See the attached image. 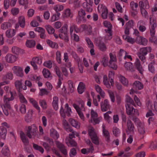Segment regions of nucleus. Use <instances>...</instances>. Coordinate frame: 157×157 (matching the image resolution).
Here are the masks:
<instances>
[{"mask_svg": "<svg viewBox=\"0 0 157 157\" xmlns=\"http://www.w3.org/2000/svg\"><path fill=\"white\" fill-rule=\"evenodd\" d=\"M32 60L34 61L36 63L40 65L42 63V59L41 56H37L33 58Z\"/></svg>", "mask_w": 157, "mask_h": 157, "instance_id": "603ef678", "label": "nucleus"}, {"mask_svg": "<svg viewBox=\"0 0 157 157\" xmlns=\"http://www.w3.org/2000/svg\"><path fill=\"white\" fill-rule=\"evenodd\" d=\"M47 42L48 44L52 48H57L58 47V45L57 43L53 42L50 40H47Z\"/></svg>", "mask_w": 157, "mask_h": 157, "instance_id": "c03bdc74", "label": "nucleus"}, {"mask_svg": "<svg viewBox=\"0 0 157 157\" xmlns=\"http://www.w3.org/2000/svg\"><path fill=\"white\" fill-rule=\"evenodd\" d=\"M52 62L51 60H48L44 62L43 63L44 66L49 69L51 68L52 66Z\"/></svg>", "mask_w": 157, "mask_h": 157, "instance_id": "4d7b16f0", "label": "nucleus"}, {"mask_svg": "<svg viewBox=\"0 0 157 157\" xmlns=\"http://www.w3.org/2000/svg\"><path fill=\"white\" fill-rule=\"evenodd\" d=\"M102 134L105 137V140L107 142H109L110 140V135L108 131L105 128V125L104 124L102 125Z\"/></svg>", "mask_w": 157, "mask_h": 157, "instance_id": "4468645a", "label": "nucleus"}, {"mask_svg": "<svg viewBox=\"0 0 157 157\" xmlns=\"http://www.w3.org/2000/svg\"><path fill=\"white\" fill-rule=\"evenodd\" d=\"M151 51V48L150 47L143 48L140 49L137 53V55L142 61H144L146 59L145 56Z\"/></svg>", "mask_w": 157, "mask_h": 157, "instance_id": "7ed1b4c3", "label": "nucleus"}, {"mask_svg": "<svg viewBox=\"0 0 157 157\" xmlns=\"http://www.w3.org/2000/svg\"><path fill=\"white\" fill-rule=\"evenodd\" d=\"M2 153L5 156H9L10 155V152L8 147H3L2 151Z\"/></svg>", "mask_w": 157, "mask_h": 157, "instance_id": "3c124183", "label": "nucleus"}, {"mask_svg": "<svg viewBox=\"0 0 157 157\" xmlns=\"http://www.w3.org/2000/svg\"><path fill=\"white\" fill-rule=\"evenodd\" d=\"M85 88V86L84 83L80 82L78 87V92L80 94H82L84 91Z\"/></svg>", "mask_w": 157, "mask_h": 157, "instance_id": "473e14b6", "label": "nucleus"}, {"mask_svg": "<svg viewBox=\"0 0 157 157\" xmlns=\"http://www.w3.org/2000/svg\"><path fill=\"white\" fill-rule=\"evenodd\" d=\"M126 112L128 115H131L133 114V110L134 109L131 105H129L128 104L126 105Z\"/></svg>", "mask_w": 157, "mask_h": 157, "instance_id": "ea45409f", "label": "nucleus"}, {"mask_svg": "<svg viewBox=\"0 0 157 157\" xmlns=\"http://www.w3.org/2000/svg\"><path fill=\"white\" fill-rule=\"evenodd\" d=\"M19 97L20 102L22 103L26 104L27 101L22 94L20 93L19 94Z\"/></svg>", "mask_w": 157, "mask_h": 157, "instance_id": "bf43d9fd", "label": "nucleus"}, {"mask_svg": "<svg viewBox=\"0 0 157 157\" xmlns=\"http://www.w3.org/2000/svg\"><path fill=\"white\" fill-rule=\"evenodd\" d=\"M16 30L13 29H10L7 30L5 34L6 36L8 38H11L14 36L16 34Z\"/></svg>", "mask_w": 157, "mask_h": 157, "instance_id": "a211bd4d", "label": "nucleus"}, {"mask_svg": "<svg viewBox=\"0 0 157 157\" xmlns=\"http://www.w3.org/2000/svg\"><path fill=\"white\" fill-rule=\"evenodd\" d=\"M145 22L142 20L138 21L137 23V26L139 30L142 32H144L146 30V27L145 26Z\"/></svg>", "mask_w": 157, "mask_h": 157, "instance_id": "f3484780", "label": "nucleus"}, {"mask_svg": "<svg viewBox=\"0 0 157 157\" xmlns=\"http://www.w3.org/2000/svg\"><path fill=\"white\" fill-rule=\"evenodd\" d=\"M135 65L136 67L139 71L140 73H142L143 69L142 66L140 64V61L138 59L136 58L135 62Z\"/></svg>", "mask_w": 157, "mask_h": 157, "instance_id": "4be33fe9", "label": "nucleus"}, {"mask_svg": "<svg viewBox=\"0 0 157 157\" xmlns=\"http://www.w3.org/2000/svg\"><path fill=\"white\" fill-rule=\"evenodd\" d=\"M127 132L128 134H134L136 131L134 124L130 120H128L127 123Z\"/></svg>", "mask_w": 157, "mask_h": 157, "instance_id": "9b49d317", "label": "nucleus"}, {"mask_svg": "<svg viewBox=\"0 0 157 157\" xmlns=\"http://www.w3.org/2000/svg\"><path fill=\"white\" fill-rule=\"evenodd\" d=\"M53 9L57 13L59 11L62 10L63 9V6L61 5H56L54 6Z\"/></svg>", "mask_w": 157, "mask_h": 157, "instance_id": "864d4df0", "label": "nucleus"}, {"mask_svg": "<svg viewBox=\"0 0 157 157\" xmlns=\"http://www.w3.org/2000/svg\"><path fill=\"white\" fill-rule=\"evenodd\" d=\"M102 63L104 67H106L109 65V58L108 57H104L102 61Z\"/></svg>", "mask_w": 157, "mask_h": 157, "instance_id": "052dcab7", "label": "nucleus"}, {"mask_svg": "<svg viewBox=\"0 0 157 157\" xmlns=\"http://www.w3.org/2000/svg\"><path fill=\"white\" fill-rule=\"evenodd\" d=\"M37 130V128L35 125H32L28 127L27 135L29 138H34L35 135V133Z\"/></svg>", "mask_w": 157, "mask_h": 157, "instance_id": "0eeeda50", "label": "nucleus"}, {"mask_svg": "<svg viewBox=\"0 0 157 157\" xmlns=\"http://www.w3.org/2000/svg\"><path fill=\"white\" fill-rule=\"evenodd\" d=\"M50 135L51 137L55 139H58L59 136L58 132L53 128L50 129Z\"/></svg>", "mask_w": 157, "mask_h": 157, "instance_id": "5701e85b", "label": "nucleus"}, {"mask_svg": "<svg viewBox=\"0 0 157 157\" xmlns=\"http://www.w3.org/2000/svg\"><path fill=\"white\" fill-rule=\"evenodd\" d=\"M103 24L104 26L108 28L107 29H105V30H112V26L111 24L110 23V22L107 21H105L103 22Z\"/></svg>", "mask_w": 157, "mask_h": 157, "instance_id": "37998d69", "label": "nucleus"}, {"mask_svg": "<svg viewBox=\"0 0 157 157\" xmlns=\"http://www.w3.org/2000/svg\"><path fill=\"white\" fill-rule=\"evenodd\" d=\"M36 44L35 40H27L26 43V45L27 47L31 48L34 47Z\"/></svg>", "mask_w": 157, "mask_h": 157, "instance_id": "58836bf2", "label": "nucleus"}, {"mask_svg": "<svg viewBox=\"0 0 157 157\" xmlns=\"http://www.w3.org/2000/svg\"><path fill=\"white\" fill-rule=\"evenodd\" d=\"M58 98L57 97H54L52 102V105L55 110H57L58 109Z\"/></svg>", "mask_w": 157, "mask_h": 157, "instance_id": "c756f323", "label": "nucleus"}, {"mask_svg": "<svg viewBox=\"0 0 157 157\" xmlns=\"http://www.w3.org/2000/svg\"><path fill=\"white\" fill-rule=\"evenodd\" d=\"M49 92L45 89H40V91L39 93V95L40 96H43L45 95H48Z\"/></svg>", "mask_w": 157, "mask_h": 157, "instance_id": "338daca9", "label": "nucleus"}, {"mask_svg": "<svg viewBox=\"0 0 157 157\" xmlns=\"http://www.w3.org/2000/svg\"><path fill=\"white\" fill-rule=\"evenodd\" d=\"M98 47L99 49L102 51H106L107 48L105 44L103 43H101L98 45Z\"/></svg>", "mask_w": 157, "mask_h": 157, "instance_id": "680f3d73", "label": "nucleus"}, {"mask_svg": "<svg viewBox=\"0 0 157 157\" xmlns=\"http://www.w3.org/2000/svg\"><path fill=\"white\" fill-rule=\"evenodd\" d=\"M56 144L60 150L61 152L65 155L67 154V151L65 146L58 141H56Z\"/></svg>", "mask_w": 157, "mask_h": 157, "instance_id": "aec40b11", "label": "nucleus"}, {"mask_svg": "<svg viewBox=\"0 0 157 157\" xmlns=\"http://www.w3.org/2000/svg\"><path fill=\"white\" fill-rule=\"evenodd\" d=\"M95 88L96 91L100 94L102 98H104L105 96V93L101 87L98 85H95Z\"/></svg>", "mask_w": 157, "mask_h": 157, "instance_id": "f704fd0d", "label": "nucleus"}, {"mask_svg": "<svg viewBox=\"0 0 157 157\" xmlns=\"http://www.w3.org/2000/svg\"><path fill=\"white\" fill-rule=\"evenodd\" d=\"M124 66L125 68L127 71L131 72L134 71V68L131 63L129 62L125 63Z\"/></svg>", "mask_w": 157, "mask_h": 157, "instance_id": "a878e982", "label": "nucleus"}, {"mask_svg": "<svg viewBox=\"0 0 157 157\" xmlns=\"http://www.w3.org/2000/svg\"><path fill=\"white\" fill-rule=\"evenodd\" d=\"M29 100L33 106L39 111V112H40V108L38 105L37 102L34 99L32 98H29Z\"/></svg>", "mask_w": 157, "mask_h": 157, "instance_id": "bb28decb", "label": "nucleus"}, {"mask_svg": "<svg viewBox=\"0 0 157 157\" xmlns=\"http://www.w3.org/2000/svg\"><path fill=\"white\" fill-rule=\"evenodd\" d=\"M100 105L101 110L103 112L106 111L110 107L109 101L107 99H105L103 101L101 102Z\"/></svg>", "mask_w": 157, "mask_h": 157, "instance_id": "dca6fc26", "label": "nucleus"}, {"mask_svg": "<svg viewBox=\"0 0 157 157\" xmlns=\"http://www.w3.org/2000/svg\"><path fill=\"white\" fill-rule=\"evenodd\" d=\"M18 23L21 27L24 28L25 25V17L23 16H20L18 18Z\"/></svg>", "mask_w": 157, "mask_h": 157, "instance_id": "2f4dec72", "label": "nucleus"}, {"mask_svg": "<svg viewBox=\"0 0 157 157\" xmlns=\"http://www.w3.org/2000/svg\"><path fill=\"white\" fill-rule=\"evenodd\" d=\"M6 129L3 126H1L0 127V136L4 140L6 138Z\"/></svg>", "mask_w": 157, "mask_h": 157, "instance_id": "cd10ccee", "label": "nucleus"}, {"mask_svg": "<svg viewBox=\"0 0 157 157\" xmlns=\"http://www.w3.org/2000/svg\"><path fill=\"white\" fill-rule=\"evenodd\" d=\"M42 73L44 78H51L52 77L50 71L47 69L44 68L43 69Z\"/></svg>", "mask_w": 157, "mask_h": 157, "instance_id": "72a5a7b5", "label": "nucleus"}, {"mask_svg": "<svg viewBox=\"0 0 157 157\" xmlns=\"http://www.w3.org/2000/svg\"><path fill=\"white\" fill-rule=\"evenodd\" d=\"M20 51V49L18 47L16 46H13L12 48V52L16 55H18Z\"/></svg>", "mask_w": 157, "mask_h": 157, "instance_id": "0e129e2a", "label": "nucleus"}, {"mask_svg": "<svg viewBox=\"0 0 157 157\" xmlns=\"http://www.w3.org/2000/svg\"><path fill=\"white\" fill-rule=\"evenodd\" d=\"M88 133L93 143L96 145H98L99 144V138L97 135L96 132L93 127H91L89 129Z\"/></svg>", "mask_w": 157, "mask_h": 157, "instance_id": "20e7f679", "label": "nucleus"}, {"mask_svg": "<svg viewBox=\"0 0 157 157\" xmlns=\"http://www.w3.org/2000/svg\"><path fill=\"white\" fill-rule=\"evenodd\" d=\"M17 57L11 54H7L5 57V61L7 63H12L17 61Z\"/></svg>", "mask_w": 157, "mask_h": 157, "instance_id": "f8f14e48", "label": "nucleus"}, {"mask_svg": "<svg viewBox=\"0 0 157 157\" xmlns=\"http://www.w3.org/2000/svg\"><path fill=\"white\" fill-rule=\"evenodd\" d=\"M68 26L67 24H65L59 30L60 32L62 33L68 34Z\"/></svg>", "mask_w": 157, "mask_h": 157, "instance_id": "5fc2aeb1", "label": "nucleus"}, {"mask_svg": "<svg viewBox=\"0 0 157 157\" xmlns=\"http://www.w3.org/2000/svg\"><path fill=\"white\" fill-rule=\"evenodd\" d=\"M65 113L64 112V110L63 107L61 106L60 110V113L61 116L63 117H64L65 116L66 113L68 116H70L72 113V111L71 108L69 107L68 104L66 103L65 104Z\"/></svg>", "mask_w": 157, "mask_h": 157, "instance_id": "1a4fd4ad", "label": "nucleus"}, {"mask_svg": "<svg viewBox=\"0 0 157 157\" xmlns=\"http://www.w3.org/2000/svg\"><path fill=\"white\" fill-rule=\"evenodd\" d=\"M14 73L17 76L22 77L24 75L23 70L21 67L14 66L12 68Z\"/></svg>", "mask_w": 157, "mask_h": 157, "instance_id": "ddd939ff", "label": "nucleus"}, {"mask_svg": "<svg viewBox=\"0 0 157 157\" xmlns=\"http://www.w3.org/2000/svg\"><path fill=\"white\" fill-rule=\"evenodd\" d=\"M39 103L43 109H45L47 108V104L45 100H40L39 101Z\"/></svg>", "mask_w": 157, "mask_h": 157, "instance_id": "e2e57ef3", "label": "nucleus"}, {"mask_svg": "<svg viewBox=\"0 0 157 157\" xmlns=\"http://www.w3.org/2000/svg\"><path fill=\"white\" fill-rule=\"evenodd\" d=\"M123 37L125 40L131 44H133L135 42V40L134 39L127 35H124L123 36Z\"/></svg>", "mask_w": 157, "mask_h": 157, "instance_id": "4c0bfd02", "label": "nucleus"}, {"mask_svg": "<svg viewBox=\"0 0 157 157\" xmlns=\"http://www.w3.org/2000/svg\"><path fill=\"white\" fill-rule=\"evenodd\" d=\"M33 147L35 149L38 150L42 153L44 152V150L43 148L41 147L38 146L37 144H33Z\"/></svg>", "mask_w": 157, "mask_h": 157, "instance_id": "69168bd1", "label": "nucleus"}, {"mask_svg": "<svg viewBox=\"0 0 157 157\" xmlns=\"http://www.w3.org/2000/svg\"><path fill=\"white\" fill-rule=\"evenodd\" d=\"M56 60L58 63L61 62V55L59 51H57L56 53Z\"/></svg>", "mask_w": 157, "mask_h": 157, "instance_id": "13d9d810", "label": "nucleus"}, {"mask_svg": "<svg viewBox=\"0 0 157 157\" xmlns=\"http://www.w3.org/2000/svg\"><path fill=\"white\" fill-rule=\"evenodd\" d=\"M60 15V13H59L54 14L51 17V21L53 22L58 20L59 18Z\"/></svg>", "mask_w": 157, "mask_h": 157, "instance_id": "de8ad7c7", "label": "nucleus"}, {"mask_svg": "<svg viewBox=\"0 0 157 157\" xmlns=\"http://www.w3.org/2000/svg\"><path fill=\"white\" fill-rule=\"evenodd\" d=\"M112 132L113 134L116 136H118L121 133L120 130L116 127L113 128Z\"/></svg>", "mask_w": 157, "mask_h": 157, "instance_id": "09e8293b", "label": "nucleus"}, {"mask_svg": "<svg viewBox=\"0 0 157 157\" xmlns=\"http://www.w3.org/2000/svg\"><path fill=\"white\" fill-rule=\"evenodd\" d=\"M105 40H110L112 38V30H105Z\"/></svg>", "mask_w": 157, "mask_h": 157, "instance_id": "7c9ffc66", "label": "nucleus"}, {"mask_svg": "<svg viewBox=\"0 0 157 157\" xmlns=\"http://www.w3.org/2000/svg\"><path fill=\"white\" fill-rule=\"evenodd\" d=\"M93 2L88 3H83L82 6L86 11L89 12H91L93 10L92 5Z\"/></svg>", "mask_w": 157, "mask_h": 157, "instance_id": "6ab92c4d", "label": "nucleus"}, {"mask_svg": "<svg viewBox=\"0 0 157 157\" xmlns=\"http://www.w3.org/2000/svg\"><path fill=\"white\" fill-rule=\"evenodd\" d=\"M53 67L54 68V70L55 71L56 74L60 78L62 74L60 70L59 67L55 63L53 64Z\"/></svg>", "mask_w": 157, "mask_h": 157, "instance_id": "a18cd8bd", "label": "nucleus"}, {"mask_svg": "<svg viewBox=\"0 0 157 157\" xmlns=\"http://www.w3.org/2000/svg\"><path fill=\"white\" fill-rule=\"evenodd\" d=\"M84 102L83 101L81 100L80 101L79 103V106H80V107H79L78 105L76 104H74L73 105L74 107L76 109L79 117L83 121H85L84 116L83 113L82 112V111H85V110L84 106Z\"/></svg>", "mask_w": 157, "mask_h": 157, "instance_id": "f03ea898", "label": "nucleus"}, {"mask_svg": "<svg viewBox=\"0 0 157 157\" xmlns=\"http://www.w3.org/2000/svg\"><path fill=\"white\" fill-rule=\"evenodd\" d=\"M23 81L22 80H17L15 82V85L16 87L19 90L22 88Z\"/></svg>", "mask_w": 157, "mask_h": 157, "instance_id": "6e6d98bb", "label": "nucleus"}, {"mask_svg": "<svg viewBox=\"0 0 157 157\" xmlns=\"http://www.w3.org/2000/svg\"><path fill=\"white\" fill-rule=\"evenodd\" d=\"M86 14L85 11L82 9H81L78 11V16L80 17V19L83 18Z\"/></svg>", "mask_w": 157, "mask_h": 157, "instance_id": "774afa93", "label": "nucleus"}, {"mask_svg": "<svg viewBox=\"0 0 157 157\" xmlns=\"http://www.w3.org/2000/svg\"><path fill=\"white\" fill-rule=\"evenodd\" d=\"M98 11L101 13V17L103 19H105L107 18L108 10L106 7L102 4H99L98 6Z\"/></svg>", "mask_w": 157, "mask_h": 157, "instance_id": "6e6552de", "label": "nucleus"}, {"mask_svg": "<svg viewBox=\"0 0 157 157\" xmlns=\"http://www.w3.org/2000/svg\"><path fill=\"white\" fill-rule=\"evenodd\" d=\"M69 121L71 124L77 129H79L80 127V123L78 121L72 119L69 120Z\"/></svg>", "mask_w": 157, "mask_h": 157, "instance_id": "c85d7f7f", "label": "nucleus"}, {"mask_svg": "<svg viewBox=\"0 0 157 157\" xmlns=\"http://www.w3.org/2000/svg\"><path fill=\"white\" fill-rule=\"evenodd\" d=\"M133 86L139 90H142L144 87V85L139 81H135L133 83Z\"/></svg>", "mask_w": 157, "mask_h": 157, "instance_id": "b1692460", "label": "nucleus"}, {"mask_svg": "<svg viewBox=\"0 0 157 157\" xmlns=\"http://www.w3.org/2000/svg\"><path fill=\"white\" fill-rule=\"evenodd\" d=\"M118 78L120 81L123 85L126 86H128V81L124 77L120 75H119Z\"/></svg>", "mask_w": 157, "mask_h": 157, "instance_id": "393cba45", "label": "nucleus"}, {"mask_svg": "<svg viewBox=\"0 0 157 157\" xmlns=\"http://www.w3.org/2000/svg\"><path fill=\"white\" fill-rule=\"evenodd\" d=\"M11 97L10 98L8 97L6 95L4 96L3 101L4 103V106L5 107H7L10 109V101L13 100L14 99V96H15L16 93L14 92H11L10 90Z\"/></svg>", "mask_w": 157, "mask_h": 157, "instance_id": "39448f33", "label": "nucleus"}, {"mask_svg": "<svg viewBox=\"0 0 157 157\" xmlns=\"http://www.w3.org/2000/svg\"><path fill=\"white\" fill-rule=\"evenodd\" d=\"M157 27V24L155 17L151 16L150 17V25L149 29L151 36L150 37L149 40L150 42L153 43L157 44V37L155 36V29Z\"/></svg>", "mask_w": 157, "mask_h": 157, "instance_id": "f257e3e1", "label": "nucleus"}, {"mask_svg": "<svg viewBox=\"0 0 157 157\" xmlns=\"http://www.w3.org/2000/svg\"><path fill=\"white\" fill-rule=\"evenodd\" d=\"M65 142L68 147H76L77 145V143L70 138H66Z\"/></svg>", "mask_w": 157, "mask_h": 157, "instance_id": "412c9836", "label": "nucleus"}, {"mask_svg": "<svg viewBox=\"0 0 157 157\" xmlns=\"http://www.w3.org/2000/svg\"><path fill=\"white\" fill-rule=\"evenodd\" d=\"M110 60L109 61V66L114 70H116L117 68V66L116 63V56L113 55L112 53L109 54Z\"/></svg>", "mask_w": 157, "mask_h": 157, "instance_id": "9d476101", "label": "nucleus"}, {"mask_svg": "<svg viewBox=\"0 0 157 157\" xmlns=\"http://www.w3.org/2000/svg\"><path fill=\"white\" fill-rule=\"evenodd\" d=\"M136 41L139 44L146 46L147 44L148 40L145 38L139 36L136 37Z\"/></svg>", "mask_w": 157, "mask_h": 157, "instance_id": "2eb2a0df", "label": "nucleus"}, {"mask_svg": "<svg viewBox=\"0 0 157 157\" xmlns=\"http://www.w3.org/2000/svg\"><path fill=\"white\" fill-rule=\"evenodd\" d=\"M126 105L128 104L129 105H133L135 106V104L133 99L129 96H127L126 97Z\"/></svg>", "mask_w": 157, "mask_h": 157, "instance_id": "a19ab883", "label": "nucleus"}, {"mask_svg": "<svg viewBox=\"0 0 157 157\" xmlns=\"http://www.w3.org/2000/svg\"><path fill=\"white\" fill-rule=\"evenodd\" d=\"M103 82L106 87L109 88H111V85L109 84V80L106 75H104L103 77Z\"/></svg>", "mask_w": 157, "mask_h": 157, "instance_id": "79ce46f5", "label": "nucleus"}, {"mask_svg": "<svg viewBox=\"0 0 157 157\" xmlns=\"http://www.w3.org/2000/svg\"><path fill=\"white\" fill-rule=\"evenodd\" d=\"M11 27V23L8 22H6L3 23L1 25V28L3 30H6L9 28Z\"/></svg>", "mask_w": 157, "mask_h": 157, "instance_id": "e433bc0d", "label": "nucleus"}, {"mask_svg": "<svg viewBox=\"0 0 157 157\" xmlns=\"http://www.w3.org/2000/svg\"><path fill=\"white\" fill-rule=\"evenodd\" d=\"M91 119L90 121L94 124H99L101 120V117H98L97 113L93 109H92L91 111Z\"/></svg>", "mask_w": 157, "mask_h": 157, "instance_id": "423d86ee", "label": "nucleus"}, {"mask_svg": "<svg viewBox=\"0 0 157 157\" xmlns=\"http://www.w3.org/2000/svg\"><path fill=\"white\" fill-rule=\"evenodd\" d=\"M137 126L139 132L141 134H144L145 132L144 124L143 123H139Z\"/></svg>", "mask_w": 157, "mask_h": 157, "instance_id": "c9c22d12", "label": "nucleus"}, {"mask_svg": "<svg viewBox=\"0 0 157 157\" xmlns=\"http://www.w3.org/2000/svg\"><path fill=\"white\" fill-rule=\"evenodd\" d=\"M59 36L60 38L66 42H68L69 40L68 34L60 33L59 34Z\"/></svg>", "mask_w": 157, "mask_h": 157, "instance_id": "8fccbe9b", "label": "nucleus"}, {"mask_svg": "<svg viewBox=\"0 0 157 157\" xmlns=\"http://www.w3.org/2000/svg\"><path fill=\"white\" fill-rule=\"evenodd\" d=\"M45 27L49 34H52L54 33L55 29L51 25H47L45 26Z\"/></svg>", "mask_w": 157, "mask_h": 157, "instance_id": "49530a36", "label": "nucleus"}]
</instances>
